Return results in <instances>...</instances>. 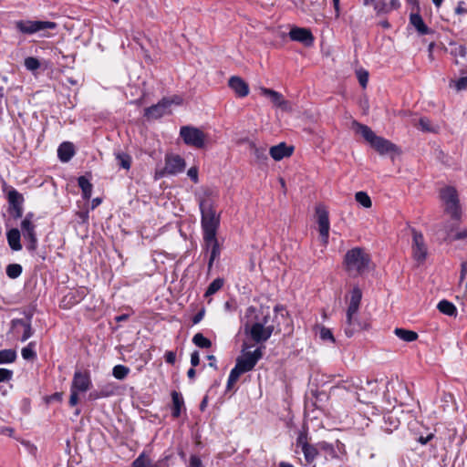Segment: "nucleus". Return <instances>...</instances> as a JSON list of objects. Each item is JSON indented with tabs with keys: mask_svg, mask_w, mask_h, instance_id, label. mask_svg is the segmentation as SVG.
<instances>
[{
	"mask_svg": "<svg viewBox=\"0 0 467 467\" xmlns=\"http://www.w3.org/2000/svg\"><path fill=\"white\" fill-rule=\"evenodd\" d=\"M69 405L76 406L78 403V391L70 389Z\"/></svg>",
	"mask_w": 467,
	"mask_h": 467,
	"instance_id": "nucleus-49",
	"label": "nucleus"
},
{
	"mask_svg": "<svg viewBox=\"0 0 467 467\" xmlns=\"http://www.w3.org/2000/svg\"><path fill=\"white\" fill-rule=\"evenodd\" d=\"M289 36L293 41H297L306 46L312 45L314 41L313 35L309 29L303 27H294L289 32Z\"/></svg>",
	"mask_w": 467,
	"mask_h": 467,
	"instance_id": "nucleus-17",
	"label": "nucleus"
},
{
	"mask_svg": "<svg viewBox=\"0 0 467 467\" xmlns=\"http://www.w3.org/2000/svg\"><path fill=\"white\" fill-rule=\"evenodd\" d=\"M23 236H24L25 240H26L28 242V244L26 246L27 249L29 251H35L37 247V237H36V231L27 233V234H24Z\"/></svg>",
	"mask_w": 467,
	"mask_h": 467,
	"instance_id": "nucleus-41",
	"label": "nucleus"
},
{
	"mask_svg": "<svg viewBox=\"0 0 467 467\" xmlns=\"http://www.w3.org/2000/svg\"><path fill=\"white\" fill-rule=\"evenodd\" d=\"M194 367L191 368L188 371H187V376L190 379H193L195 378V369L193 368Z\"/></svg>",
	"mask_w": 467,
	"mask_h": 467,
	"instance_id": "nucleus-63",
	"label": "nucleus"
},
{
	"mask_svg": "<svg viewBox=\"0 0 467 467\" xmlns=\"http://www.w3.org/2000/svg\"><path fill=\"white\" fill-rule=\"evenodd\" d=\"M250 152L254 156L258 163H265L267 161L266 149L265 147H258L254 142L249 144Z\"/></svg>",
	"mask_w": 467,
	"mask_h": 467,
	"instance_id": "nucleus-27",
	"label": "nucleus"
},
{
	"mask_svg": "<svg viewBox=\"0 0 467 467\" xmlns=\"http://www.w3.org/2000/svg\"><path fill=\"white\" fill-rule=\"evenodd\" d=\"M440 197L444 204L445 212L449 213L451 218L459 219L462 212L456 189L451 186L444 187L440 192Z\"/></svg>",
	"mask_w": 467,
	"mask_h": 467,
	"instance_id": "nucleus-5",
	"label": "nucleus"
},
{
	"mask_svg": "<svg viewBox=\"0 0 467 467\" xmlns=\"http://www.w3.org/2000/svg\"><path fill=\"white\" fill-rule=\"evenodd\" d=\"M437 308L441 313L450 317L455 316L457 312L455 306L447 300L440 301Z\"/></svg>",
	"mask_w": 467,
	"mask_h": 467,
	"instance_id": "nucleus-30",
	"label": "nucleus"
},
{
	"mask_svg": "<svg viewBox=\"0 0 467 467\" xmlns=\"http://www.w3.org/2000/svg\"><path fill=\"white\" fill-rule=\"evenodd\" d=\"M16 27L23 34L32 35L47 29H55L57 24L51 21L19 20L16 22Z\"/></svg>",
	"mask_w": 467,
	"mask_h": 467,
	"instance_id": "nucleus-7",
	"label": "nucleus"
},
{
	"mask_svg": "<svg viewBox=\"0 0 467 467\" xmlns=\"http://www.w3.org/2000/svg\"><path fill=\"white\" fill-rule=\"evenodd\" d=\"M129 316L127 314L119 315L115 317L116 322H122L127 320Z\"/></svg>",
	"mask_w": 467,
	"mask_h": 467,
	"instance_id": "nucleus-64",
	"label": "nucleus"
},
{
	"mask_svg": "<svg viewBox=\"0 0 467 467\" xmlns=\"http://www.w3.org/2000/svg\"><path fill=\"white\" fill-rule=\"evenodd\" d=\"M317 217L318 231L321 238V243L326 246L328 243L330 223L328 218V213L323 207H317L316 209Z\"/></svg>",
	"mask_w": 467,
	"mask_h": 467,
	"instance_id": "nucleus-12",
	"label": "nucleus"
},
{
	"mask_svg": "<svg viewBox=\"0 0 467 467\" xmlns=\"http://www.w3.org/2000/svg\"><path fill=\"white\" fill-rule=\"evenodd\" d=\"M362 297L361 290L358 287H354L351 291V298L347 311H349V316L351 314H358L360 301Z\"/></svg>",
	"mask_w": 467,
	"mask_h": 467,
	"instance_id": "nucleus-22",
	"label": "nucleus"
},
{
	"mask_svg": "<svg viewBox=\"0 0 467 467\" xmlns=\"http://www.w3.org/2000/svg\"><path fill=\"white\" fill-rule=\"evenodd\" d=\"M16 352L14 349L0 350V364L12 363L16 359Z\"/></svg>",
	"mask_w": 467,
	"mask_h": 467,
	"instance_id": "nucleus-34",
	"label": "nucleus"
},
{
	"mask_svg": "<svg viewBox=\"0 0 467 467\" xmlns=\"http://www.w3.org/2000/svg\"><path fill=\"white\" fill-rule=\"evenodd\" d=\"M412 232V256L414 260H416L419 264L423 263L428 254V248L424 241V237L420 232H418L415 229L411 230Z\"/></svg>",
	"mask_w": 467,
	"mask_h": 467,
	"instance_id": "nucleus-11",
	"label": "nucleus"
},
{
	"mask_svg": "<svg viewBox=\"0 0 467 467\" xmlns=\"http://www.w3.org/2000/svg\"><path fill=\"white\" fill-rule=\"evenodd\" d=\"M293 151V147H288L285 142H281L278 145L271 147L269 154L275 161H281L285 157L291 156Z\"/></svg>",
	"mask_w": 467,
	"mask_h": 467,
	"instance_id": "nucleus-20",
	"label": "nucleus"
},
{
	"mask_svg": "<svg viewBox=\"0 0 467 467\" xmlns=\"http://www.w3.org/2000/svg\"><path fill=\"white\" fill-rule=\"evenodd\" d=\"M36 343L30 342L28 345L22 348L21 355L24 359L33 360L36 357V353L35 351Z\"/></svg>",
	"mask_w": 467,
	"mask_h": 467,
	"instance_id": "nucleus-35",
	"label": "nucleus"
},
{
	"mask_svg": "<svg viewBox=\"0 0 467 467\" xmlns=\"http://www.w3.org/2000/svg\"><path fill=\"white\" fill-rule=\"evenodd\" d=\"M418 127L423 131H432L433 130L431 127V121L427 118H421L419 120Z\"/></svg>",
	"mask_w": 467,
	"mask_h": 467,
	"instance_id": "nucleus-45",
	"label": "nucleus"
},
{
	"mask_svg": "<svg viewBox=\"0 0 467 467\" xmlns=\"http://www.w3.org/2000/svg\"><path fill=\"white\" fill-rule=\"evenodd\" d=\"M171 101L168 99H163L156 105H153L145 109V116L149 119H159L168 112Z\"/></svg>",
	"mask_w": 467,
	"mask_h": 467,
	"instance_id": "nucleus-15",
	"label": "nucleus"
},
{
	"mask_svg": "<svg viewBox=\"0 0 467 467\" xmlns=\"http://www.w3.org/2000/svg\"><path fill=\"white\" fill-rule=\"evenodd\" d=\"M6 238L10 248L14 251H20L22 245L20 243L21 234L16 228L9 230L6 234Z\"/></svg>",
	"mask_w": 467,
	"mask_h": 467,
	"instance_id": "nucleus-23",
	"label": "nucleus"
},
{
	"mask_svg": "<svg viewBox=\"0 0 467 467\" xmlns=\"http://www.w3.org/2000/svg\"><path fill=\"white\" fill-rule=\"evenodd\" d=\"M22 327L24 328L23 335L20 338L22 342L26 341L33 335V329L31 327L30 318L27 321L23 319H14L12 320V327L16 328V327Z\"/></svg>",
	"mask_w": 467,
	"mask_h": 467,
	"instance_id": "nucleus-24",
	"label": "nucleus"
},
{
	"mask_svg": "<svg viewBox=\"0 0 467 467\" xmlns=\"http://www.w3.org/2000/svg\"><path fill=\"white\" fill-rule=\"evenodd\" d=\"M455 86L457 90H462L467 88V77H462L459 78Z\"/></svg>",
	"mask_w": 467,
	"mask_h": 467,
	"instance_id": "nucleus-51",
	"label": "nucleus"
},
{
	"mask_svg": "<svg viewBox=\"0 0 467 467\" xmlns=\"http://www.w3.org/2000/svg\"><path fill=\"white\" fill-rule=\"evenodd\" d=\"M467 238V230L458 232L454 237L456 240Z\"/></svg>",
	"mask_w": 467,
	"mask_h": 467,
	"instance_id": "nucleus-59",
	"label": "nucleus"
},
{
	"mask_svg": "<svg viewBox=\"0 0 467 467\" xmlns=\"http://www.w3.org/2000/svg\"><path fill=\"white\" fill-rule=\"evenodd\" d=\"M188 467H203L201 459L196 455L190 457V462Z\"/></svg>",
	"mask_w": 467,
	"mask_h": 467,
	"instance_id": "nucleus-50",
	"label": "nucleus"
},
{
	"mask_svg": "<svg viewBox=\"0 0 467 467\" xmlns=\"http://www.w3.org/2000/svg\"><path fill=\"white\" fill-rule=\"evenodd\" d=\"M207 358L211 361L209 366L213 367L214 368H217L216 364H215V361H216L215 357L213 355H209L207 357Z\"/></svg>",
	"mask_w": 467,
	"mask_h": 467,
	"instance_id": "nucleus-62",
	"label": "nucleus"
},
{
	"mask_svg": "<svg viewBox=\"0 0 467 467\" xmlns=\"http://www.w3.org/2000/svg\"><path fill=\"white\" fill-rule=\"evenodd\" d=\"M100 398H102V396H100L99 390L92 391L89 394V399H91V400H98V399H100Z\"/></svg>",
	"mask_w": 467,
	"mask_h": 467,
	"instance_id": "nucleus-61",
	"label": "nucleus"
},
{
	"mask_svg": "<svg viewBox=\"0 0 467 467\" xmlns=\"http://www.w3.org/2000/svg\"><path fill=\"white\" fill-rule=\"evenodd\" d=\"M319 336H320V338L323 340H330L332 342H334V340H335L330 329L324 327L320 328Z\"/></svg>",
	"mask_w": 467,
	"mask_h": 467,
	"instance_id": "nucleus-46",
	"label": "nucleus"
},
{
	"mask_svg": "<svg viewBox=\"0 0 467 467\" xmlns=\"http://www.w3.org/2000/svg\"><path fill=\"white\" fill-rule=\"evenodd\" d=\"M352 130L356 133L360 134L364 140L381 155L395 152L398 150L395 144L383 137L376 135L367 125L353 121Z\"/></svg>",
	"mask_w": 467,
	"mask_h": 467,
	"instance_id": "nucleus-2",
	"label": "nucleus"
},
{
	"mask_svg": "<svg viewBox=\"0 0 467 467\" xmlns=\"http://www.w3.org/2000/svg\"><path fill=\"white\" fill-rule=\"evenodd\" d=\"M274 325L270 323L269 312L256 316L255 320L244 326V332L256 343L267 341L274 332Z\"/></svg>",
	"mask_w": 467,
	"mask_h": 467,
	"instance_id": "nucleus-3",
	"label": "nucleus"
},
{
	"mask_svg": "<svg viewBox=\"0 0 467 467\" xmlns=\"http://www.w3.org/2000/svg\"><path fill=\"white\" fill-rule=\"evenodd\" d=\"M13 377V371L7 368H0V383L9 381Z\"/></svg>",
	"mask_w": 467,
	"mask_h": 467,
	"instance_id": "nucleus-47",
	"label": "nucleus"
},
{
	"mask_svg": "<svg viewBox=\"0 0 467 467\" xmlns=\"http://www.w3.org/2000/svg\"><path fill=\"white\" fill-rule=\"evenodd\" d=\"M14 429L10 427H1L0 428V434L1 435H6V436H13L14 434Z\"/></svg>",
	"mask_w": 467,
	"mask_h": 467,
	"instance_id": "nucleus-57",
	"label": "nucleus"
},
{
	"mask_svg": "<svg viewBox=\"0 0 467 467\" xmlns=\"http://www.w3.org/2000/svg\"><path fill=\"white\" fill-rule=\"evenodd\" d=\"M262 356L263 353L260 348L254 351H246L236 359L235 367L243 373L248 372L254 368Z\"/></svg>",
	"mask_w": 467,
	"mask_h": 467,
	"instance_id": "nucleus-10",
	"label": "nucleus"
},
{
	"mask_svg": "<svg viewBox=\"0 0 467 467\" xmlns=\"http://www.w3.org/2000/svg\"><path fill=\"white\" fill-rule=\"evenodd\" d=\"M356 201L365 208H370L372 205L371 199L365 192H358L355 195Z\"/></svg>",
	"mask_w": 467,
	"mask_h": 467,
	"instance_id": "nucleus-38",
	"label": "nucleus"
},
{
	"mask_svg": "<svg viewBox=\"0 0 467 467\" xmlns=\"http://www.w3.org/2000/svg\"><path fill=\"white\" fill-rule=\"evenodd\" d=\"M130 373V368L123 365H116L112 369V375L117 379H124Z\"/></svg>",
	"mask_w": 467,
	"mask_h": 467,
	"instance_id": "nucleus-37",
	"label": "nucleus"
},
{
	"mask_svg": "<svg viewBox=\"0 0 467 467\" xmlns=\"http://www.w3.org/2000/svg\"><path fill=\"white\" fill-rule=\"evenodd\" d=\"M261 93L269 98L271 102L275 106L283 110H288L289 109V104L288 101L285 100L283 97V95L275 90L267 88H261Z\"/></svg>",
	"mask_w": 467,
	"mask_h": 467,
	"instance_id": "nucleus-18",
	"label": "nucleus"
},
{
	"mask_svg": "<svg viewBox=\"0 0 467 467\" xmlns=\"http://www.w3.org/2000/svg\"><path fill=\"white\" fill-rule=\"evenodd\" d=\"M78 186L80 187L84 199H89L92 193V184L89 181L84 177L80 176L78 180Z\"/></svg>",
	"mask_w": 467,
	"mask_h": 467,
	"instance_id": "nucleus-31",
	"label": "nucleus"
},
{
	"mask_svg": "<svg viewBox=\"0 0 467 467\" xmlns=\"http://www.w3.org/2000/svg\"><path fill=\"white\" fill-rule=\"evenodd\" d=\"M8 213L14 219H19L23 215L24 196L15 188H10L7 192Z\"/></svg>",
	"mask_w": 467,
	"mask_h": 467,
	"instance_id": "nucleus-8",
	"label": "nucleus"
},
{
	"mask_svg": "<svg viewBox=\"0 0 467 467\" xmlns=\"http://www.w3.org/2000/svg\"><path fill=\"white\" fill-rule=\"evenodd\" d=\"M26 69L34 71L40 67V62L37 58L33 57H28L25 59L24 63Z\"/></svg>",
	"mask_w": 467,
	"mask_h": 467,
	"instance_id": "nucleus-44",
	"label": "nucleus"
},
{
	"mask_svg": "<svg viewBox=\"0 0 467 467\" xmlns=\"http://www.w3.org/2000/svg\"><path fill=\"white\" fill-rule=\"evenodd\" d=\"M358 78L359 84L362 86V88H366L368 81V73L367 71H358Z\"/></svg>",
	"mask_w": 467,
	"mask_h": 467,
	"instance_id": "nucleus-48",
	"label": "nucleus"
},
{
	"mask_svg": "<svg viewBox=\"0 0 467 467\" xmlns=\"http://www.w3.org/2000/svg\"><path fill=\"white\" fill-rule=\"evenodd\" d=\"M187 174L195 183L198 182V170L196 167L190 168Z\"/></svg>",
	"mask_w": 467,
	"mask_h": 467,
	"instance_id": "nucleus-52",
	"label": "nucleus"
},
{
	"mask_svg": "<svg viewBox=\"0 0 467 467\" xmlns=\"http://www.w3.org/2000/svg\"><path fill=\"white\" fill-rule=\"evenodd\" d=\"M304 444H309L306 441V436L303 433H301L297 439H296V445L297 446H300L301 449L303 450V446Z\"/></svg>",
	"mask_w": 467,
	"mask_h": 467,
	"instance_id": "nucleus-56",
	"label": "nucleus"
},
{
	"mask_svg": "<svg viewBox=\"0 0 467 467\" xmlns=\"http://www.w3.org/2000/svg\"><path fill=\"white\" fill-rule=\"evenodd\" d=\"M302 452L307 463H312L318 454L317 449L312 444H304Z\"/></svg>",
	"mask_w": 467,
	"mask_h": 467,
	"instance_id": "nucleus-32",
	"label": "nucleus"
},
{
	"mask_svg": "<svg viewBox=\"0 0 467 467\" xmlns=\"http://www.w3.org/2000/svg\"><path fill=\"white\" fill-rule=\"evenodd\" d=\"M74 153V146L71 142H63L57 149V156L62 162H67Z\"/></svg>",
	"mask_w": 467,
	"mask_h": 467,
	"instance_id": "nucleus-21",
	"label": "nucleus"
},
{
	"mask_svg": "<svg viewBox=\"0 0 467 467\" xmlns=\"http://www.w3.org/2000/svg\"><path fill=\"white\" fill-rule=\"evenodd\" d=\"M243 374L236 367H234L228 377L227 389H230L232 386L238 380L239 377Z\"/></svg>",
	"mask_w": 467,
	"mask_h": 467,
	"instance_id": "nucleus-43",
	"label": "nucleus"
},
{
	"mask_svg": "<svg viewBox=\"0 0 467 467\" xmlns=\"http://www.w3.org/2000/svg\"><path fill=\"white\" fill-rule=\"evenodd\" d=\"M218 192L211 187H203L197 195L201 211L202 235L216 234L220 225V215L214 209Z\"/></svg>",
	"mask_w": 467,
	"mask_h": 467,
	"instance_id": "nucleus-1",
	"label": "nucleus"
},
{
	"mask_svg": "<svg viewBox=\"0 0 467 467\" xmlns=\"http://www.w3.org/2000/svg\"><path fill=\"white\" fill-rule=\"evenodd\" d=\"M180 136L183 142L191 147L202 149L204 147L206 135L202 130L192 126H182L180 130Z\"/></svg>",
	"mask_w": 467,
	"mask_h": 467,
	"instance_id": "nucleus-6",
	"label": "nucleus"
},
{
	"mask_svg": "<svg viewBox=\"0 0 467 467\" xmlns=\"http://www.w3.org/2000/svg\"><path fill=\"white\" fill-rule=\"evenodd\" d=\"M433 438V434H430L427 437H420L419 441L421 444H427Z\"/></svg>",
	"mask_w": 467,
	"mask_h": 467,
	"instance_id": "nucleus-60",
	"label": "nucleus"
},
{
	"mask_svg": "<svg viewBox=\"0 0 467 467\" xmlns=\"http://www.w3.org/2000/svg\"><path fill=\"white\" fill-rule=\"evenodd\" d=\"M132 467H160L156 463H153L151 460L145 455V453H141L139 455L137 459L132 462Z\"/></svg>",
	"mask_w": 467,
	"mask_h": 467,
	"instance_id": "nucleus-33",
	"label": "nucleus"
},
{
	"mask_svg": "<svg viewBox=\"0 0 467 467\" xmlns=\"http://www.w3.org/2000/svg\"><path fill=\"white\" fill-rule=\"evenodd\" d=\"M99 392H100V396H102V398H107V397H109L114 394L113 388H111L109 386H107V387L99 389Z\"/></svg>",
	"mask_w": 467,
	"mask_h": 467,
	"instance_id": "nucleus-53",
	"label": "nucleus"
},
{
	"mask_svg": "<svg viewBox=\"0 0 467 467\" xmlns=\"http://www.w3.org/2000/svg\"><path fill=\"white\" fill-rule=\"evenodd\" d=\"M191 364L192 367H196L200 364V356L198 351H193L191 355Z\"/></svg>",
	"mask_w": 467,
	"mask_h": 467,
	"instance_id": "nucleus-54",
	"label": "nucleus"
},
{
	"mask_svg": "<svg viewBox=\"0 0 467 467\" xmlns=\"http://www.w3.org/2000/svg\"><path fill=\"white\" fill-rule=\"evenodd\" d=\"M176 360V355L172 351H167L165 353V361L169 364H174Z\"/></svg>",
	"mask_w": 467,
	"mask_h": 467,
	"instance_id": "nucleus-55",
	"label": "nucleus"
},
{
	"mask_svg": "<svg viewBox=\"0 0 467 467\" xmlns=\"http://www.w3.org/2000/svg\"><path fill=\"white\" fill-rule=\"evenodd\" d=\"M410 22L420 35H426L429 33V28L425 25L420 15L411 14L410 16Z\"/></svg>",
	"mask_w": 467,
	"mask_h": 467,
	"instance_id": "nucleus-26",
	"label": "nucleus"
},
{
	"mask_svg": "<svg viewBox=\"0 0 467 467\" xmlns=\"http://www.w3.org/2000/svg\"><path fill=\"white\" fill-rule=\"evenodd\" d=\"M394 333L399 338L406 342H412L418 338V334L412 330L396 328Z\"/></svg>",
	"mask_w": 467,
	"mask_h": 467,
	"instance_id": "nucleus-29",
	"label": "nucleus"
},
{
	"mask_svg": "<svg viewBox=\"0 0 467 467\" xmlns=\"http://www.w3.org/2000/svg\"><path fill=\"white\" fill-rule=\"evenodd\" d=\"M91 386L92 382L88 371H75L70 389L78 392H86Z\"/></svg>",
	"mask_w": 467,
	"mask_h": 467,
	"instance_id": "nucleus-14",
	"label": "nucleus"
},
{
	"mask_svg": "<svg viewBox=\"0 0 467 467\" xmlns=\"http://www.w3.org/2000/svg\"><path fill=\"white\" fill-rule=\"evenodd\" d=\"M204 249L210 253L208 268L213 267V262L220 256L221 249L216 234L202 235Z\"/></svg>",
	"mask_w": 467,
	"mask_h": 467,
	"instance_id": "nucleus-13",
	"label": "nucleus"
},
{
	"mask_svg": "<svg viewBox=\"0 0 467 467\" xmlns=\"http://www.w3.org/2000/svg\"><path fill=\"white\" fill-rule=\"evenodd\" d=\"M171 399H172V412H171V414L174 418H178L181 415L182 408L184 405V400H183V398L182 397V395L175 390L171 392Z\"/></svg>",
	"mask_w": 467,
	"mask_h": 467,
	"instance_id": "nucleus-25",
	"label": "nucleus"
},
{
	"mask_svg": "<svg viewBox=\"0 0 467 467\" xmlns=\"http://www.w3.org/2000/svg\"><path fill=\"white\" fill-rule=\"evenodd\" d=\"M223 285V280L221 278L214 279L208 286L205 296H210L218 292Z\"/></svg>",
	"mask_w": 467,
	"mask_h": 467,
	"instance_id": "nucleus-39",
	"label": "nucleus"
},
{
	"mask_svg": "<svg viewBox=\"0 0 467 467\" xmlns=\"http://www.w3.org/2000/svg\"><path fill=\"white\" fill-rule=\"evenodd\" d=\"M8 277L15 279L17 278L22 273V266L18 264H10L5 269Z\"/></svg>",
	"mask_w": 467,
	"mask_h": 467,
	"instance_id": "nucleus-40",
	"label": "nucleus"
},
{
	"mask_svg": "<svg viewBox=\"0 0 467 467\" xmlns=\"http://www.w3.org/2000/svg\"><path fill=\"white\" fill-rule=\"evenodd\" d=\"M185 169V161L179 155H167L165 158V167L156 171V177H163L166 174L175 175Z\"/></svg>",
	"mask_w": 467,
	"mask_h": 467,
	"instance_id": "nucleus-9",
	"label": "nucleus"
},
{
	"mask_svg": "<svg viewBox=\"0 0 467 467\" xmlns=\"http://www.w3.org/2000/svg\"><path fill=\"white\" fill-rule=\"evenodd\" d=\"M192 342L201 348H209L212 346L210 339L206 338L202 333H197L192 337Z\"/></svg>",
	"mask_w": 467,
	"mask_h": 467,
	"instance_id": "nucleus-36",
	"label": "nucleus"
},
{
	"mask_svg": "<svg viewBox=\"0 0 467 467\" xmlns=\"http://www.w3.org/2000/svg\"><path fill=\"white\" fill-rule=\"evenodd\" d=\"M366 328V325L360 322L357 314H351L349 316V311H347V321L344 327V332L348 337H351L355 333Z\"/></svg>",
	"mask_w": 467,
	"mask_h": 467,
	"instance_id": "nucleus-16",
	"label": "nucleus"
},
{
	"mask_svg": "<svg viewBox=\"0 0 467 467\" xmlns=\"http://www.w3.org/2000/svg\"><path fill=\"white\" fill-rule=\"evenodd\" d=\"M370 257L363 248L355 247L347 252L344 257L345 269L350 276H358L368 268Z\"/></svg>",
	"mask_w": 467,
	"mask_h": 467,
	"instance_id": "nucleus-4",
	"label": "nucleus"
},
{
	"mask_svg": "<svg viewBox=\"0 0 467 467\" xmlns=\"http://www.w3.org/2000/svg\"><path fill=\"white\" fill-rule=\"evenodd\" d=\"M228 85L240 98H244L249 94L248 84L240 77H231L228 81Z\"/></svg>",
	"mask_w": 467,
	"mask_h": 467,
	"instance_id": "nucleus-19",
	"label": "nucleus"
},
{
	"mask_svg": "<svg viewBox=\"0 0 467 467\" xmlns=\"http://www.w3.org/2000/svg\"><path fill=\"white\" fill-rule=\"evenodd\" d=\"M35 218V214L32 212H29L26 214L25 218L21 222V231L23 235L36 231V225L33 223V220Z\"/></svg>",
	"mask_w": 467,
	"mask_h": 467,
	"instance_id": "nucleus-28",
	"label": "nucleus"
},
{
	"mask_svg": "<svg viewBox=\"0 0 467 467\" xmlns=\"http://www.w3.org/2000/svg\"><path fill=\"white\" fill-rule=\"evenodd\" d=\"M203 316H204V311L202 310L200 312H198L192 318V322L193 324H198L199 322H201V320L203 318Z\"/></svg>",
	"mask_w": 467,
	"mask_h": 467,
	"instance_id": "nucleus-58",
	"label": "nucleus"
},
{
	"mask_svg": "<svg viewBox=\"0 0 467 467\" xmlns=\"http://www.w3.org/2000/svg\"><path fill=\"white\" fill-rule=\"evenodd\" d=\"M116 159L119 167L125 170H129L130 168L131 158L130 155L126 153H118L116 154Z\"/></svg>",
	"mask_w": 467,
	"mask_h": 467,
	"instance_id": "nucleus-42",
	"label": "nucleus"
}]
</instances>
